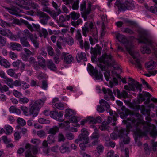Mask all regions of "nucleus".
<instances>
[{
  "label": "nucleus",
  "instance_id": "nucleus-1",
  "mask_svg": "<svg viewBox=\"0 0 157 157\" xmlns=\"http://www.w3.org/2000/svg\"><path fill=\"white\" fill-rule=\"evenodd\" d=\"M101 48L96 49L92 47L90 48V52L92 54L91 56V59L93 63H96L102 71H105L106 66L110 67H112L115 63L113 57L111 54L107 53L103 54L98 58H97L98 54L100 55L101 53Z\"/></svg>",
  "mask_w": 157,
  "mask_h": 157
},
{
  "label": "nucleus",
  "instance_id": "nucleus-2",
  "mask_svg": "<svg viewBox=\"0 0 157 157\" xmlns=\"http://www.w3.org/2000/svg\"><path fill=\"white\" fill-rule=\"evenodd\" d=\"M126 124V128L128 131L133 132L135 137V140L138 145L140 146L141 145L139 139L142 135V128L143 125L141 124L138 119H135L133 117L128 118L127 121H125Z\"/></svg>",
  "mask_w": 157,
  "mask_h": 157
},
{
  "label": "nucleus",
  "instance_id": "nucleus-3",
  "mask_svg": "<svg viewBox=\"0 0 157 157\" xmlns=\"http://www.w3.org/2000/svg\"><path fill=\"white\" fill-rule=\"evenodd\" d=\"M116 38L119 42L123 43L124 45L130 55L134 59H136V63L135 65L136 67L139 69H141L142 66L139 60L138 59V58L140 56L138 52L135 51L133 50L134 45L133 44L128 41L125 36L121 35L119 33L117 34ZM130 62L132 64H135L132 62L130 61Z\"/></svg>",
  "mask_w": 157,
  "mask_h": 157
},
{
  "label": "nucleus",
  "instance_id": "nucleus-4",
  "mask_svg": "<svg viewBox=\"0 0 157 157\" xmlns=\"http://www.w3.org/2000/svg\"><path fill=\"white\" fill-rule=\"evenodd\" d=\"M139 43L144 44L140 49L142 53L147 54L151 53V50L149 47L152 46L153 39V36L147 32L143 29L139 31Z\"/></svg>",
  "mask_w": 157,
  "mask_h": 157
},
{
  "label": "nucleus",
  "instance_id": "nucleus-5",
  "mask_svg": "<svg viewBox=\"0 0 157 157\" xmlns=\"http://www.w3.org/2000/svg\"><path fill=\"white\" fill-rule=\"evenodd\" d=\"M89 29L84 25V27L82 28V33L83 35L85 37L87 36V33H88L89 30L90 32V34L93 36L94 39L93 40L91 37H89V40L91 44L92 45L94 44L95 43L98 42V33L97 30V29L96 26H94L92 22L89 23Z\"/></svg>",
  "mask_w": 157,
  "mask_h": 157
},
{
  "label": "nucleus",
  "instance_id": "nucleus-6",
  "mask_svg": "<svg viewBox=\"0 0 157 157\" xmlns=\"http://www.w3.org/2000/svg\"><path fill=\"white\" fill-rule=\"evenodd\" d=\"M45 97L42 98L41 99H39L34 102L33 100H31L30 104V108L29 109V114L33 115V117L37 116L40 109V107L46 101Z\"/></svg>",
  "mask_w": 157,
  "mask_h": 157
},
{
  "label": "nucleus",
  "instance_id": "nucleus-7",
  "mask_svg": "<svg viewBox=\"0 0 157 157\" xmlns=\"http://www.w3.org/2000/svg\"><path fill=\"white\" fill-rule=\"evenodd\" d=\"M115 5L120 11L133 10L135 7L133 3L130 1H125L124 4L123 0H116Z\"/></svg>",
  "mask_w": 157,
  "mask_h": 157
},
{
  "label": "nucleus",
  "instance_id": "nucleus-8",
  "mask_svg": "<svg viewBox=\"0 0 157 157\" xmlns=\"http://www.w3.org/2000/svg\"><path fill=\"white\" fill-rule=\"evenodd\" d=\"M128 79L132 82L128 83V85H125L124 86V88L128 90V92L131 90L135 91L136 90H139L140 93L142 91V84H139L138 82L135 81L132 78L129 77Z\"/></svg>",
  "mask_w": 157,
  "mask_h": 157
},
{
  "label": "nucleus",
  "instance_id": "nucleus-9",
  "mask_svg": "<svg viewBox=\"0 0 157 157\" xmlns=\"http://www.w3.org/2000/svg\"><path fill=\"white\" fill-rule=\"evenodd\" d=\"M25 157H37L32 155H36L38 152V150L36 147L29 144H27L25 146Z\"/></svg>",
  "mask_w": 157,
  "mask_h": 157
},
{
  "label": "nucleus",
  "instance_id": "nucleus-10",
  "mask_svg": "<svg viewBox=\"0 0 157 157\" xmlns=\"http://www.w3.org/2000/svg\"><path fill=\"white\" fill-rule=\"evenodd\" d=\"M87 70L90 75H92L95 76L97 80L102 81L103 79V76L102 73L100 71L99 72L98 69L94 67L90 64H89L87 67Z\"/></svg>",
  "mask_w": 157,
  "mask_h": 157
},
{
  "label": "nucleus",
  "instance_id": "nucleus-11",
  "mask_svg": "<svg viewBox=\"0 0 157 157\" xmlns=\"http://www.w3.org/2000/svg\"><path fill=\"white\" fill-rule=\"evenodd\" d=\"M116 102L117 105L121 107L120 109H117L122 119L125 118L129 114L128 110L124 106H123V103L121 101L117 100Z\"/></svg>",
  "mask_w": 157,
  "mask_h": 157
},
{
  "label": "nucleus",
  "instance_id": "nucleus-12",
  "mask_svg": "<svg viewBox=\"0 0 157 157\" xmlns=\"http://www.w3.org/2000/svg\"><path fill=\"white\" fill-rule=\"evenodd\" d=\"M117 135L118 137L121 139V140H122L125 144H129L130 138L128 137L127 131L125 129L121 128L118 130Z\"/></svg>",
  "mask_w": 157,
  "mask_h": 157
},
{
  "label": "nucleus",
  "instance_id": "nucleus-13",
  "mask_svg": "<svg viewBox=\"0 0 157 157\" xmlns=\"http://www.w3.org/2000/svg\"><path fill=\"white\" fill-rule=\"evenodd\" d=\"M37 14L40 17V22L44 25H46L48 21L50 19V17L48 15L42 11H37Z\"/></svg>",
  "mask_w": 157,
  "mask_h": 157
},
{
  "label": "nucleus",
  "instance_id": "nucleus-14",
  "mask_svg": "<svg viewBox=\"0 0 157 157\" xmlns=\"http://www.w3.org/2000/svg\"><path fill=\"white\" fill-rule=\"evenodd\" d=\"M101 117L98 116L95 119L93 117H91L90 116L88 117L86 119H84L81 121V124L84 125L85 123L89 121L90 123L92 124H95L96 123H100L101 122Z\"/></svg>",
  "mask_w": 157,
  "mask_h": 157
},
{
  "label": "nucleus",
  "instance_id": "nucleus-15",
  "mask_svg": "<svg viewBox=\"0 0 157 157\" xmlns=\"http://www.w3.org/2000/svg\"><path fill=\"white\" fill-rule=\"evenodd\" d=\"M113 93L115 95H117V97L120 99H124L128 98L127 92L124 90H123L121 92L118 89L113 90Z\"/></svg>",
  "mask_w": 157,
  "mask_h": 157
},
{
  "label": "nucleus",
  "instance_id": "nucleus-16",
  "mask_svg": "<svg viewBox=\"0 0 157 157\" xmlns=\"http://www.w3.org/2000/svg\"><path fill=\"white\" fill-rule=\"evenodd\" d=\"M102 91L105 94L104 98L107 100L109 101L110 99L114 100V97L113 95L112 91L109 89H106L105 88L103 87L102 89Z\"/></svg>",
  "mask_w": 157,
  "mask_h": 157
},
{
  "label": "nucleus",
  "instance_id": "nucleus-17",
  "mask_svg": "<svg viewBox=\"0 0 157 157\" xmlns=\"http://www.w3.org/2000/svg\"><path fill=\"white\" fill-rule=\"evenodd\" d=\"M60 152L62 153H69L71 151L70 146L68 142L63 144L59 148Z\"/></svg>",
  "mask_w": 157,
  "mask_h": 157
},
{
  "label": "nucleus",
  "instance_id": "nucleus-18",
  "mask_svg": "<svg viewBox=\"0 0 157 157\" xmlns=\"http://www.w3.org/2000/svg\"><path fill=\"white\" fill-rule=\"evenodd\" d=\"M22 81L20 80H16L13 81V80L10 78L7 84L10 88H13L14 86L17 87L21 86Z\"/></svg>",
  "mask_w": 157,
  "mask_h": 157
},
{
  "label": "nucleus",
  "instance_id": "nucleus-19",
  "mask_svg": "<svg viewBox=\"0 0 157 157\" xmlns=\"http://www.w3.org/2000/svg\"><path fill=\"white\" fill-rule=\"evenodd\" d=\"M99 102L101 105H103L107 108L106 111L107 112L109 113L110 115L111 116L113 114V112L112 110L110 109V106L108 102L104 99H101L99 101Z\"/></svg>",
  "mask_w": 157,
  "mask_h": 157
},
{
  "label": "nucleus",
  "instance_id": "nucleus-20",
  "mask_svg": "<svg viewBox=\"0 0 157 157\" xmlns=\"http://www.w3.org/2000/svg\"><path fill=\"white\" fill-rule=\"evenodd\" d=\"M61 58L62 59H64V62L67 64L70 63L73 59L71 55H67L65 52L62 53Z\"/></svg>",
  "mask_w": 157,
  "mask_h": 157
},
{
  "label": "nucleus",
  "instance_id": "nucleus-21",
  "mask_svg": "<svg viewBox=\"0 0 157 157\" xmlns=\"http://www.w3.org/2000/svg\"><path fill=\"white\" fill-rule=\"evenodd\" d=\"M89 137L88 136L79 135L78 139L75 140V142L77 144H78L79 141H83V142H85V144H88L89 142Z\"/></svg>",
  "mask_w": 157,
  "mask_h": 157
},
{
  "label": "nucleus",
  "instance_id": "nucleus-22",
  "mask_svg": "<svg viewBox=\"0 0 157 157\" xmlns=\"http://www.w3.org/2000/svg\"><path fill=\"white\" fill-rule=\"evenodd\" d=\"M76 58L78 62H80L82 60L86 61L87 59L85 53L83 52L78 53L76 56Z\"/></svg>",
  "mask_w": 157,
  "mask_h": 157
},
{
  "label": "nucleus",
  "instance_id": "nucleus-23",
  "mask_svg": "<svg viewBox=\"0 0 157 157\" xmlns=\"http://www.w3.org/2000/svg\"><path fill=\"white\" fill-rule=\"evenodd\" d=\"M46 66L51 70L53 71H56L57 69V67L52 60H49L46 62Z\"/></svg>",
  "mask_w": 157,
  "mask_h": 157
},
{
  "label": "nucleus",
  "instance_id": "nucleus-24",
  "mask_svg": "<svg viewBox=\"0 0 157 157\" xmlns=\"http://www.w3.org/2000/svg\"><path fill=\"white\" fill-rule=\"evenodd\" d=\"M10 48L13 50H16L18 51H20L22 48L20 44L16 43H10Z\"/></svg>",
  "mask_w": 157,
  "mask_h": 157
},
{
  "label": "nucleus",
  "instance_id": "nucleus-25",
  "mask_svg": "<svg viewBox=\"0 0 157 157\" xmlns=\"http://www.w3.org/2000/svg\"><path fill=\"white\" fill-rule=\"evenodd\" d=\"M37 58L39 65L43 68L45 67L46 66L45 59L40 55L37 56Z\"/></svg>",
  "mask_w": 157,
  "mask_h": 157
},
{
  "label": "nucleus",
  "instance_id": "nucleus-26",
  "mask_svg": "<svg viewBox=\"0 0 157 157\" xmlns=\"http://www.w3.org/2000/svg\"><path fill=\"white\" fill-rule=\"evenodd\" d=\"M145 67L149 70L154 69L156 66V63L153 61H151L145 64Z\"/></svg>",
  "mask_w": 157,
  "mask_h": 157
},
{
  "label": "nucleus",
  "instance_id": "nucleus-27",
  "mask_svg": "<svg viewBox=\"0 0 157 157\" xmlns=\"http://www.w3.org/2000/svg\"><path fill=\"white\" fill-rule=\"evenodd\" d=\"M65 117L66 118H69L71 116L74 115L75 114V112L71 109H67L65 111Z\"/></svg>",
  "mask_w": 157,
  "mask_h": 157
},
{
  "label": "nucleus",
  "instance_id": "nucleus-28",
  "mask_svg": "<svg viewBox=\"0 0 157 157\" xmlns=\"http://www.w3.org/2000/svg\"><path fill=\"white\" fill-rule=\"evenodd\" d=\"M60 39L61 40H65L67 44L69 45H72L73 44L74 41L72 37L71 36H69L67 38H65L64 37H63L60 36Z\"/></svg>",
  "mask_w": 157,
  "mask_h": 157
},
{
  "label": "nucleus",
  "instance_id": "nucleus-29",
  "mask_svg": "<svg viewBox=\"0 0 157 157\" xmlns=\"http://www.w3.org/2000/svg\"><path fill=\"white\" fill-rule=\"evenodd\" d=\"M144 94H142L139 93V96L142 101H145L146 100L145 98H144V96H145L146 97H151V94L148 92H143Z\"/></svg>",
  "mask_w": 157,
  "mask_h": 157
},
{
  "label": "nucleus",
  "instance_id": "nucleus-30",
  "mask_svg": "<svg viewBox=\"0 0 157 157\" xmlns=\"http://www.w3.org/2000/svg\"><path fill=\"white\" fill-rule=\"evenodd\" d=\"M20 40L21 44L23 47H30V44L27 40L26 36L21 38V39Z\"/></svg>",
  "mask_w": 157,
  "mask_h": 157
},
{
  "label": "nucleus",
  "instance_id": "nucleus-31",
  "mask_svg": "<svg viewBox=\"0 0 157 157\" xmlns=\"http://www.w3.org/2000/svg\"><path fill=\"white\" fill-rule=\"evenodd\" d=\"M71 17L74 20L78 19L80 17V14L78 13H75L74 11L70 13Z\"/></svg>",
  "mask_w": 157,
  "mask_h": 157
},
{
  "label": "nucleus",
  "instance_id": "nucleus-32",
  "mask_svg": "<svg viewBox=\"0 0 157 157\" xmlns=\"http://www.w3.org/2000/svg\"><path fill=\"white\" fill-rule=\"evenodd\" d=\"M59 128L57 126H55L49 129L48 131V133L51 134L52 135H54L59 131Z\"/></svg>",
  "mask_w": 157,
  "mask_h": 157
},
{
  "label": "nucleus",
  "instance_id": "nucleus-33",
  "mask_svg": "<svg viewBox=\"0 0 157 157\" xmlns=\"http://www.w3.org/2000/svg\"><path fill=\"white\" fill-rule=\"evenodd\" d=\"M59 21L60 24L59 25V27H66V25L64 24V22L66 21L65 19L64 16L61 15L59 16Z\"/></svg>",
  "mask_w": 157,
  "mask_h": 157
},
{
  "label": "nucleus",
  "instance_id": "nucleus-34",
  "mask_svg": "<svg viewBox=\"0 0 157 157\" xmlns=\"http://www.w3.org/2000/svg\"><path fill=\"white\" fill-rule=\"evenodd\" d=\"M32 28L29 29L30 30L32 31L36 30L37 31H40V26L39 24H36L34 23H32Z\"/></svg>",
  "mask_w": 157,
  "mask_h": 157
},
{
  "label": "nucleus",
  "instance_id": "nucleus-35",
  "mask_svg": "<svg viewBox=\"0 0 157 157\" xmlns=\"http://www.w3.org/2000/svg\"><path fill=\"white\" fill-rule=\"evenodd\" d=\"M4 129H5V133L6 134H9L12 132L13 128L10 125H5Z\"/></svg>",
  "mask_w": 157,
  "mask_h": 157
},
{
  "label": "nucleus",
  "instance_id": "nucleus-36",
  "mask_svg": "<svg viewBox=\"0 0 157 157\" xmlns=\"http://www.w3.org/2000/svg\"><path fill=\"white\" fill-rule=\"evenodd\" d=\"M0 76L5 79L4 80L5 82L7 84L8 82L9 81L10 78H8L5 75V72L2 71H0Z\"/></svg>",
  "mask_w": 157,
  "mask_h": 157
},
{
  "label": "nucleus",
  "instance_id": "nucleus-37",
  "mask_svg": "<svg viewBox=\"0 0 157 157\" xmlns=\"http://www.w3.org/2000/svg\"><path fill=\"white\" fill-rule=\"evenodd\" d=\"M47 139L48 143L49 144L54 143L55 141V138L53 135H50L48 136Z\"/></svg>",
  "mask_w": 157,
  "mask_h": 157
},
{
  "label": "nucleus",
  "instance_id": "nucleus-38",
  "mask_svg": "<svg viewBox=\"0 0 157 157\" xmlns=\"http://www.w3.org/2000/svg\"><path fill=\"white\" fill-rule=\"evenodd\" d=\"M18 124L21 126H23L26 125V122L23 119L21 118H18L17 121Z\"/></svg>",
  "mask_w": 157,
  "mask_h": 157
},
{
  "label": "nucleus",
  "instance_id": "nucleus-39",
  "mask_svg": "<svg viewBox=\"0 0 157 157\" xmlns=\"http://www.w3.org/2000/svg\"><path fill=\"white\" fill-rule=\"evenodd\" d=\"M150 12L157 15V2L154 6H151L149 10Z\"/></svg>",
  "mask_w": 157,
  "mask_h": 157
},
{
  "label": "nucleus",
  "instance_id": "nucleus-40",
  "mask_svg": "<svg viewBox=\"0 0 157 157\" xmlns=\"http://www.w3.org/2000/svg\"><path fill=\"white\" fill-rule=\"evenodd\" d=\"M57 111H53L50 112V117L55 119L57 120Z\"/></svg>",
  "mask_w": 157,
  "mask_h": 157
},
{
  "label": "nucleus",
  "instance_id": "nucleus-41",
  "mask_svg": "<svg viewBox=\"0 0 157 157\" xmlns=\"http://www.w3.org/2000/svg\"><path fill=\"white\" fill-rule=\"evenodd\" d=\"M122 31L124 33H128L129 34H132L134 32L133 31L128 28H126L122 29Z\"/></svg>",
  "mask_w": 157,
  "mask_h": 157
},
{
  "label": "nucleus",
  "instance_id": "nucleus-42",
  "mask_svg": "<svg viewBox=\"0 0 157 157\" xmlns=\"http://www.w3.org/2000/svg\"><path fill=\"white\" fill-rule=\"evenodd\" d=\"M150 109H146L145 108L141 110V113L145 116L149 115Z\"/></svg>",
  "mask_w": 157,
  "mask_h": 157
},
{
  "label": "nucleus",
  "instance_id": "nucleus-43",
  "mask_svg": "<svg viewBox=\"0 0 157 157\" xmlns=\"http://www.w3.org/2000/svg\"><path fill=\"white\" fill-rule=\"evenodd\" d=\"M99 137V134L98 133V131H96L93 132L92 135L90 136V138L92 139H98Z\"/></svg>",
  "mask_w": 157,
  "mask_h": 157
},
{
  "label": "nucleus",
  "instance_id": "nucleus-44",
  "mask_svg": "<svg viewBox=\"0 0 157 157\" xmlns=\"http://www.w3.org/2000/svg\"><path fill=\"white\" fill-rule=\"evenodd\" d=\"M6 39L2 36L0 35V46L3 47L6 44Z\"/></svg>",
  "mask_w": 157,
  "mask_h": 157
},
{
  "label": "nucleus",
  "instance_id": "nucleus-45",
  "mask_svg": "<svg viewBox=\"0 0 157 157\" xmlns=\"http://www.w3.org/2000/svg\"><path fill=\"white\" fill-rule=\"evenodd\" d=\"M21 60H17L15 62L13 63L12 65L13 66L16 68V70H18L19 68V64Z\"/></svg>",
  "mask_w": 157,
  "mask_h": 157
},
{
  "label": "nucleus",
  "instance_id": "nucleus-46",
  "mask_svg": "<svg viewBox=\"0 0 157 157\" xmlns=\"http://www.w3.org/2000/svg\"><path fill=\"white\" fill-rule=\"evenodd\" d=\"M38 122L42 124H49L50 123V121L49 120L41 118H40L39 119Z\"/></svg>",
  "mask_w": 157,
  "mask_h": 157
},
{
  "label": "nucleus",
  "instance_id": "nucleus-47",
  "mask_svg": "<svg viewBox=\"0 0 157 157\" xmlns=\"http://www.w3.org/2000/svg\"><path fill=\"white\" fill-rule=\"evenodd\" d=\"M41 33L43 34V35H42V34H40V36L41 37L43 36L44 38H45L48 35V32L47 30L44 28H42L41 30Z\"/></svg>",
  "mask_w": 157,
  "mask_h": 157
},
{
  "label": "nucleus",
  "instance_id": "nucleus-48",
  "mask_svg": "<svg viewBox=\"0 0 157 157\" xmlns=\"http://www.w3.org/2000/svg\"><path fill=\"white\" fill-rule=\"evenodd\" d=\"M13 95L16 97L19 98L22 96V94L21 92L15 90H13Z\"/></svg>",
  "mask_w": 157,
  "mask_h": 157
},
{
  "label": "nucleus",
  "instance_id": "nucleus-49",
  "mask_svg": "<svg viewBox=\"0 0 157 157\" xmlns=\"http://www.w3.org/2000/svg\"><path fill=\"white\" fill-rule=\"evenodd\" d=\"M47 50L48 53V54L52 56L54 53V51L52 48L50 46H48L47 47Z\"/></svg>",
  "mask_w": 157,
  "mask_h": 157
},
{
  "label": "nucleus",
  "instance_id": "nucleus-50",
  "mask_svg": "<svg viewBox=\"0 0 157 157\" xmlns=\"http://www.w3.org/2000/svg\"><path fill=\"white\" fill-rule=\"evenodd\" d=\"M76 38L79 42L80 41L83 40L82 39V36L79 30H78L77 31V34L76 35Z\"/></svg>",
  "mask_w": 157,
  "mask_h": 157
},
{
  "label": "nucleus",
  "instance_id": "nucleus-51",
  "mask_svg": "<svg viewBox=\"0 0 157 157\" xmlns=\"http://www.w3.org/2000/svg\"><path fill=\"white\" fill-rule=\"evenodd\" d=\"M21 86L23 89H25L29 87V85L25 82L22 81Z\"/></svg>",
  "mask_w": 157,
  "mask_h": 157
},
{
  "label": "nucleus",
  "instance_id": "nucleus-52",
  "mask_svg": "<svg viewBox=\"0 0 157 157\" xmlns=\"http://www.w3.org/2000/svg\"><path fill=\"white\" fill-rule=\"evenodd\" d=\"M65 140V138L64 135L62 133H59L58 136V141L64 142Z\"/></svg>",
  "mask_w": 157,
  "mask_h": 157
},
{
  "label": "nucleus",
  "instance_id": "nucleus-53",
  "mask_svg": "<svg viewBox=\"0 0 157 157\" xmlns=\"http://www.w3.org/2000/svg\"><path fill=\"white\" fill-rule=\"evenodd\" d=\"M79 4V0H76L74 2L72 5V8L74 10H77L78 8Z\"/></svg>",
  "mask_w": 157,
  "mask_h": 157
},
{
  "label": "nucleus",
  "instance_id": "nucleus-54",
  "mask_svg": "<svg viewBox=\"0 0 157 157\" xmlns=\"http://www.w3.org/2000/svg\"><path fill=\"white\" fill-rule=\"evenodd\" d=\"M54 105L59 110H63L64 109L63 105L62 103H56L54 104Z\"/></svg>",
  "mask_w": 157,
  "mask_h": 157
},
{
  "label": "nucleus",
  "instance_id": "nucleus-55",
  "mask_svg": "<svg viewBox=\"0 0 157 157\" xmlns=\"http://www.w3.org/2000/svg\"><path fill=\"white\" fill-rule=\"evenodd\" d=\"M81 133L80 135L85 136H88L89 134V132L85 128H83L81 130Z\"/></svg>",
  "mask_w": 157,
  "mask_h": 157
},
{
  "label": "nucleus",
  "instance_id": "nucleus-56",
  "mask_svg": "<svg viewBox=\"0 0 157 157\" xmlns=\"http://www.w3.org/2000/svg\"><path fill=\"white\" fill-rule=\"evenodd\" d=\"M7 73L11 76L13 77L14 75H16L14 72V71L12 69H10L7 70Z\"/></svg>",
  "mask_w": 157,
  "mask_h": 157
},
{
  "label": "nucleus",
  "instance_id": "nucleus-57",
  "mask_svg": "<svg viewBox=\"0 0 157 157\" xmlns=\"http://www.w3.org/2000/svg\"><path fill=\"white\" fill-rule=\"evenodd\" d=\"M40 56L43 55L44 56H47V53L46 52V50L45 48H42L40 50Z\"/></svg>",
  "mask_w": 157,
  "mask_h": 157
},
{
  "label": "nucleus",
  "instance_id": "nucleus-58",
  "mask_svg": "<svg viewBox=\"0 0 157 157\" xmlns=\"http://www.w3.org/2000/svg\"><path fill=\"white\" fill-rule=\"evenodd\" d=\"M28 61L30 63L29 64L27 65L28 67H30L32 64L36 62V61L35 59L33 57H30Z\"/></svg>",
  "mask_w": 157,
  "mask_h": 157
},
{
  "label": "nucleus",
  "instance_id": "nucleus-59",
  "mask_svg": "<svg viewBox=\"0 0 157 157\" xmlns=\"http://www.w3.org/2000/svg\"><path fill=\"white\" fill-rule=\"evenodd\" d=\"M17 36L19 38L20 40L21 39V38H24L26 36L23 32L21 31L18 32L17 34Z\"/></svg>",
  "mask_w": 157,
  "mask_h": 157
},
{
  "label": "nucleus",
  "instance_id": "nucleus-60",
  "mask_svg": "<svg viewBox=\"0 0 157 157\" xmlns=\"http://www.w3.org/2000/svg\"><path fill=\"white\" fill-rule=\"evenodd\" d=\"M70 122L68 121H65L63 123H61L60 124V126L62 127H65L68 128L69 127V123Z\"/></svg>",
  "mask_w": 157,
  "mask_h": 157
},
{
  "label": "nucleus",
  "instance_id": "nucleus-61",
  "mask_svg": "<svg viewBox=\"0 0 157 157\" xmlns=\"http://www.w3.org/2000/svg\"><path fill=\"white\" fill-rule=\"evenodd\" d=\"M29 37L32 42L36 40L37 38V36L35 34H29Z\"/></svg>",
  "mask_w": 157,
  "mask_h": 157
},
{
  "label": "nucleus",
  "instance_id": "nucleus-62",
  "mask_svg": "<svg viewBox=\"0 0 157 157\" xmlns=\"http://www.w3.org/2000/svg\"><path fill=\"white\" fill-rule=\"evenodd\" d=\"M86 1H84L80 5V10L83 11L86 10Z\"/></svg>",
  "mask_w": 157,
  "mask_h": 157
},
{
  "label": "nucleus",
  "instance_id": "nucleus-63",
  "mask_svg": "<svg viewBox=\"0 0 157 157\" xmlns=\"http://www.w3.org/2000/svg\"><path fill=\"white\" fill-rule=\"evenodd\" d=\"M81 22V20L79 19L76 21H73L71 22V24L73 26L77 27Z\"/></svg>",
  "mask_w": 157,
  "mask_h": 157
},
{
  "label": "nucleus",
  "instance_id": "nucleus-64",
  "mask_svg": "<svg viewBox=\"0 0 157 157\" xmlns=\"http://www.w3.org/2000/svg\"><path fill=\"white\" fill-rule=\"evenodd\" d=\"M29 99L26 97L21 98L19 99V101L21 103H26L28 102Z\"/></svg>",
  "mask_w": 157,
  "mask_h": 157
}]
</instances>
